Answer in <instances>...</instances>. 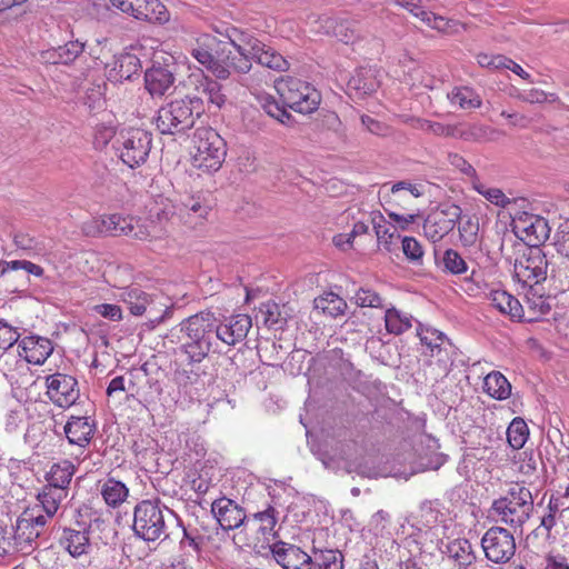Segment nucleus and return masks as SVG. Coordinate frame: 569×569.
I'll return each instance as SVG.
<instances>
[{"mask_svg": "<svg viewBox=\"0 0 569 569\" xmlns=\"http://www.w3.org/2000/svg\"><path fill=\"white\" fill-rule=\"evenodd\" d=\"M180 526V518L160 499L142 500L133 509L132 530L147 542L169 539L172 529Z\"/></svg>", "mask_w": 569, "mask_h": 569, "instance_id": "1", "label": "nucleus"}, {"mask_svg": "<svg viewBox=\"0 0 569 569\" xmlns=\"http://www.w3.org/2000/svg\"><path fill=\"white\" fill-rule=\"evenodd\" d=\"M216 317L212 312H199L179 323L178 342L189 365L202 362L213 348Z\"/></svg>", "mask_w": 569, "mask_h": 569, "instance_id": "2", "label": "nucleus"}, {"mask_svg": "<svg viewBox=\"0 0 569 569\" xmlns=\"http://www.w3.org/2000/svg\"><path fill=\"white\" fill-rule=\"evenodd\" d=\"M533 511V497L523 483H512L506 493L495 499L489 509V518L515 531H522L523 525Z\"/></svg>", "mask_w": 569, "mask_h": 569, "instance_id": "3", "label": "nucleus"}, {"mask_svg": "<svg viewBox=\"0 0 569 569\" xmlns=\"http://www.w3.org/2000/svg\"><path fill=\"white\" fill-rule=\"evenodd\" d=\"M201 112V98L176 99L158 110L156 126L162 134H183L193 128Z\"/></svg>", "mask_w": 569, "mask_h": 569, "instance_id": "4", "label": "nucleus"}, {"mask_svg": "<svg viewBox=\"0 0 569 569\" xmlns=\"http://www.w3.org/2000/svg\"><path fill=\"white\" fill-rule=\"evenodd\" d=\"M196 152L192 163L204 172L218 171L227 156V146L223 138L212 128H198L193 136Z\"/></svg>", "mask_w": 569, "mask_h": 569, "instance_id": "5", "label": "nucleus"}, {"mask_svg": "<svg viewBox=\"0 0 569 569\" xmlns=\"http://www.w3.org/2000/svg\"><path fill=\"white\" fill-rule=\"evenodd\" d=\"M282 102L296 112L309 114L320 104V92L310 83L298 78L288 77L276 84Z\"/></svg>", "mask_w": 569, "mask_h": 569, "instance_id": "6", "label": "nucleus"}, {"mask_svg": "<svg viewBox=\"0 0 569 569\" xmlns=\"http://www.w3.org/2000/svg\"><path fill=\"white\" fill-rule=\"evenodd\" d=\"M152 147V134L140 128L121 130L114 141L119 158L129 168L143 164Z\"/></svg>", "mask_w": 569, "mask_h": 569, "instance_id": "7", "label": "nucleus"}, {"mask_svg": "<svg viewBox=\"0 0 569 569\" xmlns=\"http://www.w3.org/2000/svg\"><path fill=\"white\" fill-rule=\"evenodd\" d=\"M549 261L541 248H530L528 253L516 260L513 266V277L530 291L533 287L547 280Z\"/></svg>", "mask_w": 569, "mask_h": 569, "instance_id": "8", "label": "nucleus"}, {"mask_svg": "<svg viewBox=\"0 0 569 569\" xmlns=\"http://www.w3.org/2000/svg\"><path fill=\"white\" fill-rule=\"evenodd\" d=\"M481 547L487 560L493 563H507L516 552L513 535L506 528L491 527L481 538Z\"/></svg>", "mask_w": 569, "mask_h": 569, "instance_id": "9", "label": "nucleus"}, {"mask_svg": "<svg viewBox=\"0 0 569 569\" xmlns=\"http://www.w3.org/2000/svg\"><path fill=\"white\" fill-rule=\"evenodd\" d=\"M178 219L176 207L170 202L162 203L151 210L148 218H140V241H153L166 237Z\"/></svg>", "mask_w": 569, "mask_h": 569, "instance_id": "10", "label": "nucleus"}, {"mask_svg": "<svg viewBox=\"0 0 569 569\" xmlns=\"http://www.w3.org/2000/svg\"><path fill=\"white\" fill-rule=\"evenodd\" d=\"M461 212V208L457 204H443L430 212L423 222L425 236L432 242L440 241L455 229Z\"/></svg>", "mask_w": 569, "mask_h": 569, "instance_id": "11", "label": "nucleus"}, {"mask_svg": "<svg viewBox=\"0 0 569 569\" xmlns=\"http://www.w3.org/2000/svg\"><path fill=\"white\" fill-rule=\"evenodd\" d=\"M46 395L49 400L60 408H69L80 397V389L74 377L56 372L46 377Z\"/></svg>", "mask_w": 569, "mask_h": 569, "instance_id": "12", "label": "nucleus"}, {"mask_svg": "<svg viewBox=\"0 0 569 569\" xmlns=\"http://www.w3.org/2000/svg\"><path fill=\"white\" fill-rule=\"evenodd\" d=\"M93 224L99 233L113 237L126 236L140 240V217L122 216L120 213L104 214L96 219Z\"/></svg>", "mask_w": 569, "mask_h": 569, "instance_id": "13", "label": "nucleus"}, {"mask_svg": "<svg viewBox=\"0 0 569 569\" xmlns=\"http://www.w3.org/2000/svg\"><path fill=\"white\" fill-rule=\"evenodd\" d=\"M120 297L133 316H142L147 313L149 321L153 326L160 323L163 320L164 315L168 313V311L164 310L162 315L157 316L153 312L156 306L152 296L138 287L126 288Z\"/></svg>", "mask_w": 569, "mask_h": 569, "instance_id": "14", "label": "nucleus"}, {"mask_svg": "<svg viewBox=\"0 0 569 569\" xmlns=\"http://www.w3.org/2000/svg\"><path fill=\"white\" fill-rule=\"evenodd\" d=\"M251 326V318L248 315L224 317L220 322L216 320V339L228 346H234L247 337Z\"/></svg>", "mask_w": 569, "mask_h": 569, "instance_id": "15", "label": "nucleus"}, {"mask_svg": "<svg viewBox=\"0 0 569 569\" xmlns=\"http://www.w3.org/2000/svg\"><path fill=\"white\" fill-rule=\"evenodd\" d=\"M268 550L284 569H312L311 557L295 545L277 541Z\"/></svg>", "mask_w": 569, "mask_h": 569, "instance_id": "16", "label": "nucleus"}, {"mask_svg": "<svg viewBox=\"0 0 569 569\" xmlns=\"http://www.w3.org/2000/svg\"><path fill=\"white\" fill-rule=\"evenodd\" d=\"M515 228L520 233V238L527 242L530 248H540V244L549 239L550 227L548 221L539 216H527L523 219H519Z\"/></svg>", "mask_w": 569, "mask_h": 569, "instance_id": "17", "label": "nucleus"}, {"mask_svg": "<svg viewBox=\"0 0 569 569\" xmlns=\"http://www.w3.org/2000/svg\"><path fill=\"white\" fill-rule=\"evenodd\" d=\"M211 512L223 530L240 527L247 518L244 510L227 497L216 499L211 505Z\"/></svg>", "mask_w": 569, "mask_h": 569, "instance_id": "18", "label": "nucleus"}, {"mask_svg": "<svg viewBox=\"0 0 569 569\" xmlns=\"http://www.w3.org/2000/svg\"><path fill=\"white\" fill-rule=\"evenodd\" d=\"M377 70L362 67L355 70L347 82V93L356 99H362L377 91L380 86Z\"/></svg>", "mask_w": 569, "mask_h": 569, "instance_id": "19", "label": "nucleus"}, {"mask_svg": "<svg viewBox=\"0 0 569 569\" xmlns=\"http://www.w3.org/2000/svg\"><path fill=\"white\" fill-rule=\"evenodd\" d=\"M47 523L48 517L37 513L36 508L28 509L17 520L16 537L31 543L44 532Z\"/></svg>", "mask_w": 569, "mask_h": 569, "instance_id": "20", "label": "nucleus"}, {"mask_svg": "<svg viewBox=\"0 0 569 569\" xmlns=\"http://www.w3.org/2000/svg\"><path fill=\"white\" fill-rule=\"evenodd\" d=\"M418 336L422 346L426 347L425 355L437 357L438 361L443 363L449 360L452 345L445 333L433 328H420Z\"/></svg>", "mask_w": 569, "mask_h": 569, "instance_id": "21", "label": "nucleus"}, {"mask_svg": "<svg viewBox=\"0 0 569 569\" xmlns=\"http://www.w3.org/2000/svg\"><path fill=\"white\" fill-rule=\"evenodd\" d=\"M89 527L77 522V528L64 527L59 538L60 545L73 557L88 553L90 548Z\"/></svg>", "mask_w": 569, "mask_h": 569, "instance_id": "22", "label": "nucleus"}, {"mask_svg": "<svg viewBox=\"0 0 569 569\" xmlns=\"http://www.w3.org/2000/svg\"><path fill=\"white\" fill-rule=\"evenodd\" d=\"M317 32L336 37L338 40L348 43L353 39L355 23L342 18L320 16L313 22Z\"/></svg>", "mask_w": 569, "mask_h": 569, "instance_id": "23", "label": "nucleus"}, {"mask_svg": "<svg viewBox=\"0 0 569 569\" xmlns=\"http://www.w3.org/2000/svg\"><path fill=\"white\" fill-rule=\"evenodd\" d=\"M173 72L164 66L153 64L144 73V86L152 97H161L173 86Z\"/></svg>", "mask_w": 569, "mask_h": 569, "instance_id": "24", "label": "nucleus"}, {"mask_svg": "<svg viewBox=\"0 0 569 569\" xmlns=\"http://www.w3.org/2000/svg\"><path fill=\"white\" fill-rule=\"evenodd\" d=\"M19 347L22 348L26 360L34 365H42L53 351L51 340L40 336L24 337Z\"/></svg>", "mask_w": 569, "mask_h": 569, "instance_id": "25", "label": "nucleus"}, {"mask_svg": "<svg viewBox=\"0 0 569 569\" xmlns=\"http://www.w3.org/2000/svg\"><path fill=\"white\" fill-rule=\"evenodd\" d=\"M94 426L87 417H71L66 426L64 433L72 445L84 447L93 436Z\"/></svg>", "mask_w": 569, "mask_h": 569, "instance_id": "26", "label": "nucleus"}, {"mask_svg": "<svg viewBox=\"0 0 569 569\" xmlns=\"http://www.w3.org/2000/svg\"><path fill=\"white\" fill-rule=\"evenodd\" d=\"M141 69V62L136 54L124 53L119 56L109 71V80L122 82L131 78Z\"/></svg>", "mask_w": 569, "mask_h": 569, "instance_id": "27", "label": "nucleus"}, {"mask_svg": "<svg viewBox=\"0 0 569 569\" xmlns=\"http://www.w3.org/2000/svg\"><path fill=\"white\" fill-rule=\"evenodd\" d=\"M489 300L492 307L501 313L508 315L511 318H521L523 316V306L505 290H491Z\"/></svg>", "mask_w": 569, "mask_h": 569, "instance_id": "28", "label": "nucleus"}, {"mask_svg": "<svg viewBox=\"0 0 569 569\" xmlns=\"http://www.w3.org/2000/svg\"><path fill=\"white\" fill-rule=\"evenodd\" d=\"M196 90L199 94L198 98H201V102L207 100V102L216 108L220 109L226 102V96L222 93V86L214 79L202 76L199 79L198 84L196 86Z\"/></svg>", "mask_w": 569, "mask_h": 569, "instance_id": "29", "label": "nucleus"}, {"mask_svg": "<svg viewBox=\"0 0 569 569\" xmlns=\"http://www.w3.org/2000/svg\"><path fill=\"white\" fill-rule=\"evenodd\" d=\"M191 56L202 64L207 70H209L217 79L227 80L230 78V70L214 56L203 48L202 46H198L192 48L190 51Z\"/></svg>", "mask_w": 569, "mask_h": 569, "instance_id": "30", "label": "nucleus"}, {"mask_svg": "<svg viewBox=\"0 0 569 569\" xmlns=\"http://www.w3.org/2000/svg\"><path fill=\"white\" fill-rule=\"evenodd\" d=\"M313 307L316 310L321 311L323 315L331 318H337L345 315L347 310V302L339 295L329 291L317 297L313 300Z\"/></svg>", "mask_w": 569, "mask_h": 569, "instance_id": "31", "label": "nucleus"}, {"mask_svg": "<svg viewBox=\"0 0 569 569\" xmlns=\"http://www.w3.org/2000/svg\"><path fill=\"white\" fill-rule=\"evenodd\" d=\"M100 492L106 503L110 507L120 506L129 496L127 486L114 478L104 480L101 485Z\"/></svg>", "mask_w": 569, "mask_h": 569, "instance_id": "32", "label": "nucleus"}, {"mask_svg": "<svg viewBox=\"0 0 569 569\" xmlns=\"http://www.w3.org/2000/svg\"><path fill=\"white\" fill-rule=\"evenodd\" d=\"M74 473V466L68 460L54 463L49 472L47 487L63 489L68 492V486Z\"/></svg>", "mask_w": 569, "mask_h": 569, "instance_id": "33", "label": "nucleus"}, {"mask_svg": "<svg viewBox=\"0 0 569 569\" xmlns=\"http://www.w3.org/2000/svg\"><path fill=\"white\" fill-rule=\"evenodd\" d=\"M483 390L495 399L505 400L511 393V385L501 372L492 371L485 377Z\"/></svg>", "mask_w": 569, "mask_h": 569, "instance_id": "34", "label": "nucleus"}, {"mask_svg": "<svg viewBox=\"0 0 569 569\" xmlns=\"http://www.w3.org/2000/svg\"><path fill=\"white\" fill-rule=\"evenodd\" d=\"M435 259L437 266L443 272L458 276L467 272L468 270V264L466 260L461 257V254L458 251L453 249L445 250L441 258H439L438 251H435Z\"/></svg>", "mask_w": 569, "mask_h": 569, "instance_id": "35", "label": "nucleus"}, {"mask_svg": "<svg viewBox=\"0 0 569 569\" xmlns=\"http://www.w3.org/2000/svg\"><path fill=\"white\" fill-rule=\"evenodd\" d=\"M451 104L458 106L463 110L478 109L482 100L480 96L470 87H456L448 93Z\"/></svg>", "mask_w": 569, "mask_h": 569, "instance_id": "36", "label": "nucleus"}, {"mask_svg": "<svg viewBox=\"0 0 569 569\" xmlns=\"http://www.w3.org/2000/svg\"><path fill=\"white\" fill-rule=\"evenodd\" d=\"M449 556L460 566L469 569L477 557L472 546L467 539H458L448 545Z\"/></svg>", "mask_w": 569, "mask_h": 569, "instance_id": "37", "label": "nucleus"}, {"mask_svg": "<svg viewBox=\"0 0 569 569\" xmlns=\"http://www.w3.org/2000/svg\"><path fill=\"white\" fill-rule=\"evenodd\" d=\"M252 59L257 63L278 72L287 71L289 69V62L283 58V56L263 42L262 50L254 53Z\"/></svg>", "mask_w": 569, "mask_h": 569, "instance_id": "38", "label": "nucleus"}, {"mask_svg": "<svg viewBox=\"0 0 569 569\" xmlns=\"http://www.w3.org/2000/svg\"><path fill=\"white\" fill-rule=\"evenodd\" d=\"M67 493L68 492L63 491V489L44 486L42 491L38 495L40 506L46 512L43 517H48V520L52 518L57 513L62 500L67 497Z\"/></svg>", "mask_w": 569, "mask_h": 569, "instance_id": "39", "label": "nucleus"}, {"mask_svg": "<svg viewBox=\"0 0 569 569\" xmlns=\"http://www.w3.org/2000/svg\"><path fill=\"white\" fill-rule=\"evenodd\" d=\"M370 222L376 232L378 242L382 243L385 248L390 251V244L397 234L396 226L387 221L380 212H372L370 216Z\"/></svg>", "mask_w": 569, "mask_h": 569, "instance_id": "40", "label": "nucleus"}, {"mask_svg": "<svg viewBox=\"0 0 569 569\" xmlns=\"http://www.w3.org/2000/svg\"><path fill=\"white\" fill-rule=\"evenodd\" d=\"M385 325L389 333L399 336L412 327V317L396 308H389L385 313Z\"/></svg>", "mask_w": 569, "mask_h": 569, "instance_id": "41", "label": "nucleus"}, {"mask_svg": "<svg viewBox=\"0 0 569 569\" xmlns=\"http://www.w3.org/2000/svg\"><path fill=\"white\" fill-rule=\"evenodd\" d=\"M229 39L237 52H244L253 57L254 53L262 50V41L251 33L234 29Z\"/></svg>", "mask_w": 569, "mask_h": 569, "instance_id": "42", "label": "nucleus"}, {"mask_svg": "<svg viewBox=\"0 0 569 569\" xmlns=\"http://www.w3.org/2000/svg\"><path fill=\"white\" fill-rule=\"evenodd\" d=\"M496 130L489 126L472 123L462 128L460 130H456V137L465 141H489L493 139V134Z\"/></svg>", "mask_w": 569, "mask_h": 569, "instance_id": "43", "label": "nucleus"}, {"mask_svg": "<svg viewBox=\"0 0 569 569\" xmlns=\"http://www.w3.org/2000/svg\"><path fill=\"white\" fill-rule=\"evenodd\" d=\"M529 437V428L523 419L515 418L507 429V440L513 449L525 446Z\"/></svg>", "mask_w": 569, "mask_h": 569, "instance_id": "44", "label": "nucleus"}, {"mask_svg": "<svg viewBox=\"0 0 569 569\" xmlns=\"http://www.w3.org/2000/svg\"><path fill=\"white\" fill-rule=\"evenodd\" d=\"M312 569H342V555L337 550H321L311 558Z\"/></svg>", "mask_w": 569, "mask_h": 569, "instance_id": "45", "label": "nucleus"}, {"mask_svg": "<svg viewBox=\"0 0 569 569\" xmlns=\"http://www.w3.org/2000/svg\"><path fill=\"white\" fill-rule=\"evenodd\" d=\"M549 279L557 290H569V258L561 257L558 262L552 264Z\"/></svg>", "mask_w": 569, "mask_h": 569, "instance_id": "46", "label": "nucleus"}, {"mask_svg": "<svg viewBox=\"0 0 569 569\" xmlns=\"http://www.w3.org/2000/svg\"><path fill=\"white\" fill-rule=\"evenodd\" d=\"M237 56L228 54L224 61H221L227 69L230 70V77L232 73L238 76H244L250 72L252 68V56L244 52H237Z\"/></svg>", "mask_w": 569, "mask_h": 569, "instance_id": "47", "label": "nucleus"}, {"mask_svg": "<svg viewBox=\"0 0 569 569\" xmlns=\"http://www.w3.org/2000/svg\"><path fill=\"white\" fill-rule=\"evenodd\" d=\"M259 102L266 113L277 119L279 122L287 123L291 119V116L286 110V108L281 106L273 97L263 94L259 97Z\"/></svg>", "mask_w": 569, "mask_h": 569, "instance_id": "48", "label": "nucleus"}, {"mask_svg": "<svg viewBox=\"0 0 569 569\" xmlns=\"http://www.w3.org/2000/svg\"><path fill=\"white\" fill-rule=\"evenodd\" d=\"M460 240L465 247L476 244L479 237V220L477 217H466L459 226Z\"/></svg>", "mask_w": 569, "mask_h": 569, "instance_id": "49", "label": "nucleus"}, {"mask_svg": "<svg viewBox=\"0 0 569 569\" xmlns=\"http://www.w3.org/2000/svg\"><path fill=\"white\" fill-rule=\"evenodd\" d=\"M401 248L407 260L415 266L423 263V248L421 243L413 237L405 236L401 239Z\"/></svg>", "mask_w": 569, "mask_h": 569, "instance_id": "50", "label": "nucleus"}, {"mask_svg": "<svg viewBox=\"0 0 569 569\" xmlns=\"http://www.w3.org/2000/svg\"><path fill=\"white\" fill-rule=\"evenodd\" d=\"M0 276L6 277L11 271L24 270L28 274L42 276L43 269L28 260L0 261Z\"/></svg>", "mask_w": 569, "mask_h": 569, "instance_id": "51", "label": "nucleus"}, {"mask_svg": "<svg viewBox=\"0 0 569 569\" xmlns=\"http://www.w3.org/2000/svg\"><path fill=\"white\" fill-rule=\"evenodd\" d=\"M252 520L259 523L258 530L261 531L262 535L269 533L273 538L276 537L273 529L277 525L278 511L272 506H268L263 511L253 513Z\"/></svg>", "mask_w": 569, "mask_h": 569, "instance_id": "52", "label": "nucleus"}, {"mask_svg": "<svg viewBox=\"0 0 569 569\" xmlns=\"http://www.w3.org/2000/svg\"><path fill=\"white\" fill-rule=\"evenodd\" d=\"M260 311L263 315L264 325L270 328H281L286 319L282 317L280 307L276 302L268 301L262 303Z\"/></svg>", "mask_w": 569, "mask_h": 569, "instance_id": "53", "label": "nucleus"}, {"mask_svg": "<svg viewBox=\"0 0 569 569\" xmlns=\"http://www.w3.org/2000/svg\"><path fill=\"white\" fill-rule=\"evenodd\" d=\"M353 300L361 308H383V299L373 290L360 288L356 291Z\"/></svg>", "mask_w": 569, "mask_h": 569, "instance_id": "54", "label": "nucleus"}, {"mask_svg": "<svg viewBox=\"0 0 569 569\" xmlns=\"http://www.w3.org/2000/svg\"><path fill=\"white\" fill-rule=\"evenodd\" d=\"M419 516L423 525L428 527L436 525L442 516L439 501H423L420 505Z\"/></svg>", "mask_w": 569, "mask_h": 569, "instance_id": "55", "label": "nucleus"}, {"mask_svg": "<svg viewBox=\"0 0 569 569\" xmlns=\"http://www.w3.org/2000/svg\"><path fill=\"white\" fill-rule=\"evenodd\" d=\"M403 191H408L411 197L419 198L425 194V186L423 184H411L406 181H400L398 183H395L391 187V193L393 196V200L396 202L398 201H405V196L402 194Z\"/></svg>", "mask_w": 569, "mask_h": 569, "instance_id": "56", "label": "nucleus"}, {"mask_svg": "<svg viewBox=\"0 0 569 569\" xmlns=\"http://www.w3.org/2000/svg\"><path fill=\"white\" fill-rule=\"evenodd\" d=\"M417 128L433 133L439 137H456V129L450 126L442 124L440 122H433L426 119H417Z\"/></svg>", "mask_w": 569, "mask_h": 569, "instance_id": "57", "label": "nucleus"}, {"mask_svg": "<svg viewBox=\"0 0 569 569\" xmlns=\"http://www.w3.org/2000/svg\"><path fill=\"white\" fill-rule=\"evenodd\" d=\"M525 302L535 316L547 315L550 311V305L546 302L542 295L538 293L535 288L526 293Z\"/></svg>", "mask_w": 569, "mask_h": 569, "instance_id": "58", "label": "nucleus"}, {"mask_svg": "<svg viewBox=\"0 0 569 569\" xmlns=\"http://www.w3.org/2000/svg\"><path fill=\"white\" fill-rule=\"evenodd\" d=\"M473 188L478 193L497 206L506 207L509 203V199L498 188H487L485 184L476 181L473 182Z\"/></svg>", "mask_w": 569, "mask_h": 569, "instance_id": "59", "label": "nucleus"}, {"mask_svg": "<svg viewBox=\"0 0 569 569\" xmlns=\"http://www.w3.org/2000/svg\"><path fill=\"white\" fill-rule=\"evenodd\" d=\"M180 211L188 214L193 213L199 218H204L209 212V207L203 203L200 196L189 197L182 202Z\"/></svg>", "mask_w": 569, "mask_h": 569, "instance_id": "60", "label": "nucleus"}, {"mask_svg": "<svg viewBox=\"0 0 569 569\" xmlns=\"http://www.w3.org/2000/svg\"><path fill=\"white\" fill-rule=\"evenodd\" d=\"M517 99L528 102V103H543L549 101H555L557 97L553 93H546L540 89H531L527 92H520L517 90V93L513 94Z\"/></svg>", "mask_w": 569, "mask_h": 569, "instance_id": "61", "label": "nucleus"}, {"mask_svg": "<svg viewBox=\"0 0 569 569\" xmlns=\"http://www.w3.org/2000/svg\"><path fill=\"white\" fill-rule=\"evenodd\" d=\"M84 43L78 40L69 41L63 46H59L62 64H69L74 61L83 51Z\"/></svg>", "mask_w": 569, "mask_h": 569, "instance_id": "62", "label": "nucleus"}, {"mask_svg": "<svg viewBox=\"0 0 569 569\" xmlns=\"http://www.w3.org/2000/svg\"><path fill=\"white\" fill-rule=\"evenodd\" d=\"M20 333L3 320H0V349L8 350L18 342Z\"/></svg>", "mask_w": 569, "mask_h": 569, "instance_id": "63", "label": "nucleus"}, {"mask_svg": "<svg viewBox=\"0 0 569 569\" xmlns=\"http://www.w3.org/2000/svg\"><path fill=\"white\" fill-rule=\"evenodd\" d=\"M556 247L562 258H569V221L560 224L556 236Z\"/></svg>", "mask_w": 569, "mask_h": 569, "instance_id": "64", "label": "nucleus"}]
</instances>
